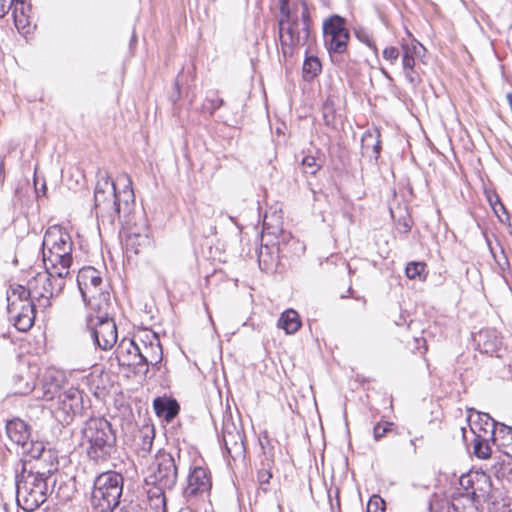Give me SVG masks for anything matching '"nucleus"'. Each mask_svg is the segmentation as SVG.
I'll list each match as a JSON object with an SVG mask.
<instances>
[{
    "label": "nucleus",
    "mask_w": 512,
    "mask_h": 512,
    "mask_svg": "<svg viewBox=\"0 0 512 512\" xmlns=\"http://www.w3.org/2000/svg\"><path fill=\"white\" fill-rule=\"evenodd\" d=\"M123 184V189L117 191L116 184L111 180L106 170H99L94 191V210L98 222L103 225H113L116 220L120 223H130L134 213L135 196L131 178L124 174L117 178Z\"/></svg>",
    "instance_id": "obj_1"
},
{
    "label": "nucleus",
    "mask_w": 512,
    "mask_h": 512,
    "mask_svg": "<svg viewBox=\"0 0 512 512\" xmlns=\"http://www.w3.org/2000/svg\"><path fill=\"white\" fill-rule=\"evenodd\" d=\"M281 17L278 20L279 38L284 56L292 55L296 46L306 44L310 34V18L306 3L279 0Z\"/></svg>",
    "instance_id": "obj_2"
},
{
    "label": "nucleus",
    "mask_w": 512,
    "mask_h": 512,
    "mask_svg": "<svg viewBox=\"0 0 512 512\" xmlns=\"http://www.w3.org/2000/svg\"><path fill=\"white\" fill-rule=\"evenodd\" d=\"M56 480L51 470L39 471L27 469L23 465L15 477L16 501L26 512H33L43 503L53 490Z\"/></svg>",
    "instance_id": "obj_3"
},
{
    "label": "nucleus",
    "mask_w": 512,
    "mask_h": 512,
    "mask_svg": "<svg viewBox=\"0 0 512 512\" xmlns=\"http://www.w3.org/2000/svg\"><path fill=\"white\" fill-rule=\"evenodd\" d=\"M81 443L89 459L95 463H105L115 458L118 452L116 432L103 417H92L84 422Z\"/></svg>",
    "instance_id": "obj_4"
},
{
    "label": "nucleus",
    "mask_w": 512,
    "mask_h": 512,
    "mask_svg": "<svg viewBox=\"0 0 512 512\" xmlns=\"http://www.w3.org/2000/svg\"><path fill=\"white\" fill-rule=\"evenodd\" d=\"M60 377L62 375L57 373V375L47 378L41 388L42 398L46 401H54L57 398L53 406V413L59 422L69 424L74 416L82 411L83 398L81 391L75 387L61 391Z\"/></svg>",
    "instance_id": "obj_5"
},
{
    "label": "nucleus",
    "mask_w": 512,
    "mask_h": 512,
    "mask_svg": "<svg viewBox=\"0 0 512 512\" xmlns=\"http://www.w3.org/2000/svg\"><path fill=\"white\" fill-rule=\"evenodd\" d=\"M77 284L83 301L92 311L106 313L110 310V293L104 289L101 274L97 269L91 266L80 269Z\"/></svg>",
    "instance_id": "obj_6"
},
{
    "label": "nucleus",
    "mask_w": 512,
    "mask_h": 512,
    "mask_svg": "<svg viewBox=\"0 0 512 512\" xmlns=\"http://www.w3.org/2000/svg\"><path fill=\"white\" fill-rule=\"evenodd\" d=\"M123 477L114 471L101 473L94 480L91 492V506L97 512H108L120 503Z\"/></svg>",
    "instance_id": "obj_7"
},
{
    "label": "nucleus",
    "mask_w": 512,
    "mask_h": 512,
    "mask_svg": "<svg viewBox=\"0 0 512 512\" xmlns=\"http://www.w3.org/2000/svg\"><path fill=\"white\" fill-rule=\"evenodd\" d=\"M7 310L14 326L22 332L29 330L34 323L36 301L29 298V293L22 285L13 284L7 291Z\"/></svg>",
    "instance_id": "obj_8"
},
{
    "label": "nucleus",
    "mask_w": 512,
    "mask_h": 512,
    "mask_svg": "<svg viewBox=\"0 0 512 512\" xmlns=\"http://www.w3.org/2000/svg\"><path fill=\"white\" fill-rule=\"evenodd\" d=\"M64 285V280L54 277L51 272L44 269L28 280L25 289L29 293V298L36 301L39 307L47 308L51 304L50 299L58 296Z\"/></svg>",
    "instance_id": "obj_9"
},
{
    "label": "nucleus",
    "mask_w": 512,
    "mask_h": 512,
    "mask_svg": "<svg viewBox=\"0 0 512 512\" xmlns=\"http://www.w3.org/2000/svg\"><path fill=\"white\" fill-rule=\"evenodd\" d=\"M212 480L210 471L202 466L190 469L187 484L182 491V496L191 510L197 508L200 501H205L210 496Z\"/></svg>",
    "instance_id": "obj_10"
},
{
    "label": "nucleus",
    "mask_w": 512,
    "mask_h": 512,
    "mask_svg": "<svg viewBox=\"0 0 512 512\" xmlns=\"http://www.w3.org/2000/svg\"><path fill=\"white\" fill-rule=\"evenodd\" d=\"M87 317V327L90 330L94 344L101 350H109L114 347L118 339L117 327L113 318L106 313L94 311Z\"/></svg>",
    "instance_id": "obj_11"
},
{
    "label": "nucleus",
    "mask_w": 512,
    "mask_h": 512,
    "mask_svg": "<svg viewBox=\"0 0 512 512\" xmlns=\"http://www.w3.org/2000/svg\"><path fill=\"white\" fill-rule=\"evenodd\" d=\"M325 46L332 54H343L350 39L346 20L339 15H332L323 23Z\"/></svg>",
    "instance_id": "obj_12"
},
{
    "label": "nucleus",
    "mask_w": 512,
    "mask_h": 512,
    "mask_svg": "<svg viewBox=\"0 0 512 512\" xmlns=\"http://www.w3.org/2000/svg\"><path fill=\"white\" fill-rule=\"evenodd\" d=\"M121 224L124 230V246L127 252L139 254L151 246L152 240L149 236V228L142 216L136 219L133 213L130 216V223Z\"/></svg>",
    "instance_id": "obj_13"
},
{
    "label": "nucleus",
    "mask_w": 512,
    "mask_h": 512,
    "mask_svg": "<svg viewBox=\"0 0 512 512\" xmlns=\"http://www.w3.org/2000/svg\"><path fill=\"white\" fill-rule=\"evenodd\" d=\"M155 468L150 476L161 495L164 490H171L177 483L178 466L175 458L167 452H159L155 456Z\"/></svg>",
    "instance_id": "obj_14"
},
{
    "label": "nucleus",
    "mask_w": 512,
    "mask_h": 512,
    "mask_svg": "<svg viewBox=\"0 0 512 512\" xmlns=\"http://www.w3.org/2000/svg\"><path fill=\"white\" fill-rule=\"evenodd\" d=\"M459 486L478 504L491 498L492 481L490 476L484 472H470L462 475L459 479Z\"/></svg>",
    "instance_id": "obj_15"
},
{
    "label": "nucleus",
    "mask_w": 512,
    "mask_h": 512,
    "mask_svg": "<svg viewBox=\"0 0 512 512\" xmlns=\"http://www.w3.org/2000/svg\"><path fill=\"white\" fill-rule=\"evenodd\" d=\"M140 353L138 356L139 371L146 374L149 366L159 369L163 358V350L156 333H147L145 339H141Z\"/></svg>",
    "instance_id": "obj_16"
},
{
    "label": "nucleus",
    "mask_w": 512,
    "mask_h": 512,
    "mask_svg": "<svg viewBox=\"0 0 512 512\" xmlns=\"http://www.w3.org/2000/svg\"><path fill=\"white\" fill-rule=\"evenodd\" d=\"M73 250L71 236L60 226L49 227L43 237L42 251L66 252Z\"/></svg>",
    "instance_id": "obj_17"
},
{
    "label": "nucleus",
    "mask_w": 512,
    "mask_h": 512,
    "mask_svg": "<svg viewBox=\"0 0 512 512\" xmlns=\"http://www.w3.org/2000/svg\"><path fill=\"white\" fill-rule=\"evenodd\" d=\"M44 269L51 272L54 277L64 278L69 274L72 264V251L49 252L42 251Z\"/></svg>",
    "instance_id": "obj_18"
},
{
    "label": "nucleus",
    "mask_w": 512,
    "mask_h": 512,
    "mask_svg": "<svg viewBox=\"0 0 512 512\" xmlns=\"http://www.w3.org/2000/svg\"><path fill=\"white\" fill-rule=\"evenodd\" d=\"M420 49H423V46L419 42L412 45H402L403 74L409 84L413 87H416L421 82V78L415 70V55L419 53Z\"/></svg>",
    "instance_id": "obj_19"
},
{
    "label": "nucleus",
    "mask_w": 512,
    "mask_h": 512,
    "mask_svg": "<svg viewBox=\"0 0 512 512\" xmlns=\"http://www.w3.org/2000/svg\"><path fill=\"white\" fill-rule=\"evenodd\" d=\"M139 353L140 346L134 340L124 338L116 349V359L120 366H134L139 371Z\"/></svg>",
    "instance_id": "obj_20"
},
{
    "label": "nucleus",
    "mask_w": 512,
    "mask_h": 512,
    "mask_svg": "<svg viewBox=\"0 0 512 512\" xmlns=\"http://www.w3.org/2000/svg\"><path fill=\"white\" fill-rule=\"evenodd\" d=\"M475 342L481 353L493 355L501 347V339L494 329H483L475 337Z\"/></svg>",
    "instance_id": "obj_21"
},
{
    "label": "nucleus",
    "mask_w": 512,
    "mask_h": 512,
    "mask_svg": "<svg viewBox=\"0 0 512 512\" xmlns=\"http://www.w3.org/2000/svg\"><path fill=\"white\" fill-rule=\"evenodd\" d=\"M6 433L13 443L21 446L22 448L26 447L30 439V430L28 425L19 418L7 422Z\"/></svg>",
    "instance_id": "obj_22"
},
{
    "label": "nucleus",
    "mask_w": 512,
    "mask_h": 512,
    "mask_svg": "<svg viewBox=\"0 0 512 512\" xmlns=\"http://www.w3.org/2000/svg\"><path fill=\"white\" fill-rule=\"evenodd\" d=\"M478 504L473 498L469 497L465 491L457 488L453 493L448 505L449 512H478Z\"/></svg>",
    "instance_id": "obj_23"
},
{
    "label": "nucleus",
    "mask_w": 512,
    "mask_h": 512,
    "mask_svg": "<svg viewBox=\"0 0 512 512\" xmlns=\"http://www.w3.org/2000/svg\"><path fill=\"white\" fill-rule=\"evenodd\" d=\"M222 440L229 454H232V451L241 452L243 449L242 436L233 424L223 426Z\"/></svg>",
    "instance_id": "obj_24"
},
{
    "label": "nucleus",
    "mask_w": 512,
    "mask_h": 512,
    "mask_svg": "<svg viewBox=\"0 0 512 512\" xmlns=\"http://www.w3.org/2000/svg\"><path fill=\"white\" fill-rule=\"evenodd\" d=\"M153 407L159 417L167 422L172 421L179 413V404L175 399L158 397L153 402Z\"/></svg>",
    "instance_id": "obj_25"
},
{
    "label": "nucleus",
    "mask_w": 512,
    "mask_h": 512,
    "mask_svg": "<svg viewBox=\"0 0 512 512\" xmlns=\"http://www.w3.org/2000/svg\"><path fill=\"white\" fill-rule=\"evenodd\" d=\"M25 3L22 0H0V17H4L11 9H13V16L17 28L24 26L26 21L24 15Z\"/></svg>",
    "instance_id": "obj_26"
},
{
    "label": "nucleus",
    "mask_w": 512,
    "mask_h": 512,
    "mask_svg": "<svg viewBox=\"0 0 512 512\" xmlns=\"http://www.w3.org/2000/svg\"><path fill=\"white\" fill-rule=\"evenodd\" d=\"M278 327L284 329L287 334L297 332L301 327L298 313L293 309L284 311L278 320Z\"/></svg>",
    "instance_id": "obj_27"
},
{
    "label": "nucleus",
    "mask_w": 512,
    "mask_h": 512,
    "mask_svg": "<svg viewBox=\"0 0 512 512\" xmlns=\"http://www.w3.org/2000/svg\"><path fill=\"white\" fill-rule=\"evenodd\" d=\"M274 465L273 455L270 452H263V459L261 460V468L257 471V480L260 486L264 491L267 488L263 487L266 484H269L270 479L272 478L271 469Z\"/></svg>",
    "instance_id": "obj_28"
},
{
    "label": "nucleus",
    "mask_w": 512,
    "mask_h": 512,
    "mask_svg": "<svg viewBox=\"0 0 512 512\" xmlns=\"http://www.w3.org/2000/svg\"><path fill=\"white\" fill-rule=\"evenodd\" d=\"M489 435L476 434L474 439V454L480 459H488L491 456Z\"/></svg>",
    "instance_id": "obj_29"
},
{
    "label": "nucleus",
    "mask_w": 512,
    "mask_h": 512,
    "mask_svg": "<svg viewBox=\"0 0 512 512\" xmlns=\"http://www.w3.org/2000/svg\"><path fill=\"white\" fill-rule=\"evenodd\" d=\"M321 62L315 56H309L303 63V77L306 80H312L321 72Z\"/></svg>",
    "instance_id": "obj_30"
},
{
    "label": "nucleus",
    "mask_w": 512,
    "mask_h": 512,
    "mask_svg": "<svg viewBox=\"0 0 512 512\" xmlns=\"http://www.w3.org/2000/svg\"><path fill=\"white\" fill-rule=\"evenodd\" d=\"M479 420L482 425L480 430L483 431V433H484L483 435H489V437L491 438V441L494 444H497V438H496L497 421H495L487 413L479 414Z\"/></svg>",
    "instance_id": "obj_31"
},
{
    "label": "nucleus",
    "mask_w": 512,
    "mask_h": 512,
    "mask_svg": "<svg viewBox=\"0 0 512 512\" xmlns=\"http://www.w3.org/2000/svg\"><path fill=\"white\" fill-rule=\"evenodd\" d=\"M223 103V99L218 96L217 92L211 91L206 95V98L202 104V110L204 112H208L210 115H213L214 112L223 105Z\"/></svg>",
    "instance_id": "obj_32"
},
{
    "label": "nucleus",
    "mask_w": 512,
    "mask_h": 512,
    "mask_svg": "<svg viewBox=\"0 0 512 512\" xmlns=\"http://www.w3.org/2000/svg\"><path fill=\"white\" fill-rule=\"evenodd\" d=\"M141 443L139 444L140 450L143 455L150 453L154 440V429L145 427L140 431Z\"/></svg>",
    "instance_id": "obj_33"
},
{
    "label": "nucleus",
    "mask_w": 512,
    "mask_h": 512,
    "mask_svg": "<svg viewBox=\"0 0 512 512\" xmlns=\"http://www.w3.org/2000/svg\"><path fill=\"white\" fill-rule=\"evenodd\" d=\"M258 263L262 271L271 272L275 267V260L270 256L269 248H261L258 254Z\"/></svg>",
    "instance_id": "obj_34"
},
{
    "label": "nucleus",
    "mask_w": 512,
    "mask_h": 512,
    "mask_svg": "<svg viewBox=\"0 0 512 512\" xmlns=\"http://www.w3.org/2000/svg\"><path fill=\"white\" fill-rule=\"evenodd\" d=\"M491 252L499 269V273L502 275L504 279H506L505 274L510 271V263L507 255L504 252V249L501 248L498 254L495 253L492 249Z\"/></svg>",
    "instance_id": "obj_35"
},
{
    "label": "nucleus",
    "mask_w": 512,
    "mask_h": 512,
    "mask_svg": "<svg viewBox=\"0 0 512 512\" xmlns=\"http://www.w3.org/2000/svg\"><path fill=\"white\" fill-rule=\"evenodd\" d=\"M426 268L423 262H409L405 268V274L409 279L421 278Z\"/></svg>",
    "instance_id": "obj_36"
},
{
    "label": "nucleus",
    "mask_w": 512,
    "mask_h": 512,
    "mask_svg": "<svg viewBox=\"0 0 512 512\" xmlns=\"http://www.w3.org/2000/svg\"><path fill=\"white\" fill-rule=\"evenodd\" d=\"M373 140H374V136L370 133L363 136V138H362L363 149L366 152L370 148V141L372 142ZM371 147H372L373 154H374L373 156L375 159H377L380 154V149H381L380 140L375 139V142L371 143Z\"/></svg>",
    "instance_id": "obj_37"
},
{
    "label": "nucleus",
    "mask_w": 512,
    "mask_h": 512,
    "mask_svg": "<svg viewBox=\"0 0 512 512\" xmlns=\"http://www.w3.org/2000/svg\"><path fill=\"white\" fill-rule=\"evenodd\" d=\"M367 512H385L384 500L379 496H372L367 504Z\"/></svg>",
    "instance_id": "obj_38"
},
{
    "label": "nucleus",
    "mask_w": 512,
    "mask_h": 512,
    "mask_svg": "<svg viewBox=\"0 0 512 512\" xmlns=\"http://www.w3.org/2000/svg\"><path fill=\"white\" fill-rule=\"evenodd\" d=\"M302 166L306 173L315 174L319 168L320 164L317 162V159L313 156H306L302 160Z\"/></svg>",
    "instance_id": "obj_39"
},
{
    "label": "nucleus",
    "mask_w": 512,
    "mask_h": 512,
    "mask_svg": "<svg viewBox=\"0 0 512 512\" xmlns=\"http://www.w3.org/2000/svg\"><path fill=\"white\" fill-rule=\"evenodd\" d=\"M392 423L386 422L385 424L377 423L373 428V436L376 441H379L382 437H384L389 431Z\"/></svg>",
    "instance_id": "obj_40"
},
{
    "label": "nucleus",
    "mask_w": 512,
    "mask_h": 512,
    "mask_svg": "<svg viewBox=\"0 0 512 512\" xmlns=\"http://www.w3.org/2000/svg\"><path fill=\"white\" fill-rule=\"evenodd\" d=\"M399 55H400L399 49L394 46L386 47L383 50V58L386 61L390 62V64H395L397 59L399 58Z\"/></svg>",
    "instance_id": "obj_41"
},
{
    "label": "nucleus",
    "mask_w": 512,
    "mask_h": 512,
    "mask_svg": "<svg viewBox=\"0 0 512 512\" xmlns=\"http://www.w3.org/2000/svg\"><path fill=\"white\" fill-rule=\"evenodd\" d=\"M512 434V428L503 424L497 422V428H496V438L497 441L499 440V437L501 438V441H507L508 436Z\"/></svg>",
    "instance_id": "obj_42"
},
{
    "label": "nucleus",
    "mask_w": 512,
    "mask_h": 512,
    "mask_svg": "<svg viewBox=\"0 0 512 512\" xmlns=\"http://www.w3.org/2000/svg\"><path fill=\"white\" fill-rule=\"evenodd\" d=\"M32 450H31V456L33 458L40 457L41 453L44 451V447L41 443H31Z\"/></svg>",
    "instance_id": "obj_43"
},
{
    "label": "nucleus",
    "mask_w": 512,
    "mask_h": 512,
    "mask_svg": "<svg viewBox=\"0 0 512 512\" xmlns=\"http://www.w3.org/2000/svg\"><path fill=\"white\" fill-rule=\"evenodd\" d=\"M498 445L503 446L505 448V453L512 457V434L508 436L507 441H501Z\"/></svg>",
    "instance_id": "obj_44"
},
{
    "label": "nucleus",
    "mask_w": 512,
    "mask_h": 512,
    "mask_svg": "<svg viewBox=\"0 0 512 512\" xmlns=\"http://www.w3.org/2000/svg\"><path fill=\"white\" fill-rule=\"evenodd\" d=\"M490 201V204L494 210V212L499 215V211H502V212H505V207L504 205L500 202L499 198L496 196L495 198V202L492 201V199L490 198L489 199Z\"/></svg>",
    "instance_id": "obj_45"
},
{
    "label": "nucleus",
    "mask_w": 512,
    "mask_h": 512,
    "mask_svg": "<svg viewBox=\"0 0 512 512\" xmlns=\"http://www.w3.org/2000/svg\"><path fill=\"white\" fill-rule=\"evenodd\" d=\"M108 512H129V511L124 508H118L117 506H114L111 510H108Z\"/></svg>",
    "instance_id": "obj_46"
},
{
    "label": "nucleus",
    "mask_w": 512,
    "mask_h": 512,
    "mask_svg": "<svg viewBox=\"0 0 512 512\" xmlns=\"http://www.w3.org/2000/svg\"><path fill=\"white\" fill-rule=\"evenodd\" d=\"M366 43H367V45H368L370 48H372L375 52L377 51V47H376V45L374 44V42H372V41H370V40H368V39H367V40H366Z\"/></svg>",
    "instance_id": "obj_47"
},
{
    "label": "nucleus",
    "mask_w": 512,
    "mask_h": 512,
    "mask_svg": "<svg viewBox=\"0 0 512 512\" xmlns=\"http://www.w3.org/2000/svg\"><path fill=\"white\" fill-rule=\"evenodd\" d=\"M381 72L386 79L392 80L390 74L384 68H381Z\"/></svg>",
    "instance_id": "obj_48"
},
{
    "label": "nucleus",
    "mask_w": 512,
    "mask_h": 512,
    "mask_svg": "<svg viewBox=\"0 0 512 512\" xmlns=\"http://www.w3.org/2000/svg\"><path fill=\"white\" fill-rule=\"evenodd\" d=\"M416 440H417V438L410 440V444H411V446H413V452L414 453H416V448H417L416 447Z\"/></svg>",
    "instance_id": "obj_49"
},
{
    "label": "nucleus",
    "mask_w": 512,
    "mask_h": 512,
    "mask_svg": "<svg viewBox=\"0 0 512 512\" xmlns=\"http://www.w3.org/2000/svg\"><path fill=\"white\" fill-rule=\"evenodd\" d=\"M3 169H4V161H3V160H1V161H0V178H1V177H2V175H3Z\"/></svg>",
    "instance_id": "obj_50"
},
{
    "label": "nucleus",
    "mask_w": 512,
    "mask_h": 512,
    "mask_svg": "<svg viewBox=\"0 0 512 512\" xmlns=\"http://www.w3.org/2000/svg\"><path fill=\"white\" fill-rule=\"evenodd\" d=\"M30 390H31V388H30V387H27L24 391H21L20 393H22V394H26V393H28Z\"/></svg>",
    "instance_id": "obj_51"
},
{
    "label": "nucleus",
    "mask_w": 512,
    "mask_h": 512,
    "mask_svg": "<svg viewBox=\"0 0 512 512\" xmlns=\"http://www.w3.org/2000/svg\"><path fill=\"white\" fill-rule=\"evenodd\" d=\"M509 512H512V510H510Z\"/></svg>",
    "instance_id": "obj_52"
}]
</instances>
